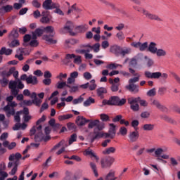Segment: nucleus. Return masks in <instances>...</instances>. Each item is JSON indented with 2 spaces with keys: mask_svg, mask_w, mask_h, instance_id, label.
I'll return each mask as SVG.
<instances>
[{
  "mask_svg": "<svg viewBox=\"0 0 180 180\" xmlns=\"http://www.w3.org/2000/svg\"><path fill=\"white\" fill-rule=\"evenodd\" d=\"M20 115H22V111H18L14 115V120L17 122V123L20 122Z\"/></svg>",
  "mask_w": 180,
  "mask_h": 180,
  "instance_id": "obj_56",
  "label": "nucleus"
},
{
  "mask_svg": "<svg viewBox=\"0 0 180 180\" xmlns=\"http://www.w3.org/2000/svg\"><path fill=\"white\" fill-rule=\"evenodd\" d=\"M92 103H95V99L92 97H89L84 102L83 105L85 107H88L90 106V105H92Z\"/></svg>",
  "mask_w": 180,
  "mask_h": 180,
  "instance_id": "obj_40",
  "label": "nucleus"
},
{
  "mask_svg": "<svg viewBox=\"0 0 180 180\" xmlns=\"http://www.w3.org/2000/svg\"><path fill=\"white\" fill-rule=\"evenodd\" d=\"M115 162V158L112 157L101 159V164L102 168H110L112 164Z\"/></svg>",
  "mask_w": 180,
  "mask_h": 180,
  "instance_id": "obj_6",
  "label": "nucleus"
},
{
  "mask_svg": "<svg viewBox=\"0 0 180 180\" xmlns=\"http://www.w3.org/2000/svg\"><path fill=\"white\" fill-rule=\"evenodd\" d=\"M119 101V96H111L108 100L104 99L102 101L101 106L108 105L109 106H117V102Z\"/></svg>",
  "mask_w": 180,
  "mask_h": 180,
  "instance_id": "obj_4",
  "label": "nucleus"
},
{
  "mask_svg": "<svg viewBox=\"0 0 180 180\" xmlns=\"http://www.w3.org/2000/svg\"><path fill=\"white\" fill-rule=\"evenodd\" d=\"M74 11H76V12H81V9L78 7H77V4H73L70 8L68 11V15H70L71 12H74Z\"/></svg>",
  "mask_w": 180,
  "mask_h": 180,
  "instance_id": "obj_41",
  "label": "nucleus"
},
{
  "mask_svg": "<svg viewBox=\"0 0 180 180\" xmlns=\"http://www.w3.org/2000/svg\"><path fill=\"white\" fill-rule=\"evenodd\" d=\"M126 102H127V100H126V98H121L120 97H118V101L117 103V106H123V105H124L126 103Z\"/></svg>",
  "mask_w": 180,
  "mask_h": 180,
  "instance_id": "obj_60",
  "label": "nucleus"
},
{
  "mask_svg": "<svg viewBox=\"0 0 180 180\" xmlns=\"http://www.w3.org/2000/svg\"><path fill=\"white\" fill-rule=\"evenodd\" d=\"M96 83L95 82V79H91L89 82V91H95V89H96Z\"/></svg>",
  "mask_w": 180,
  "mask_h": 180,
  "instance_id": "obj_39",
  "label": "nucleus"
},
{
  "mask_svg": "<svg viewBox=\"0 0 180 180\" xmlns=\"http://www.w3.org/2000/svg\"><path fill=\"white\" fill-rule=\"evenodd\" d=\"M117 134H121V136H126V134H127V128L124 127H120Z\"/></svg>",
  "mask_w": 180,
  "mask_h": 180,
  "instance_id": "obj_55",
  "label": "nucleus"
},
{
  "mask_svg": "<svg viewBox=\"0 0 180 180\" xmlns=\"http://www.w3.org/2000/svg\"><path fill=\"white\" fill-rule=\"evenodd\" d=\"M15 106H18V103L15 101H11L8 103V104L4 106V110L6 111L7 117H11V116H14L15 115Z\"/></svg>",
  "mask_w": 180,
  "mask_h": 180,
  "instance_id": "obj_3",
  "label": "nucleus"
},
{
  "mask_svg": "<svg viewBox=\"0 0 180 180\" xmlns=\"http://www.w3.org/2000/svg\"><path fill=\"white\" fill-rule=\"evenodd\" d=\"M148 49V42H144V43H141L140 46H139V50L140 51H146Z\"/></svg>",
  "mask_w": 180,
  "mask_h": 180,
  "instance_id": "obj_49",
  "label": "nucleus"
},
{
  "mask_svg": "<svg viewBox=\"0 0 180 180\" xmlns=\"http://www.w3.org/2000/svg\"><path fill=\"white\" fill-rule=\"evenodd\" d=\"M128 137L131 143H136L139 140V137H140V134L138 131H134L129 133Z\"/></svg>",
  "mask_w": 180,
  "mask_h": 180,
  "instance_id": "obj_12",
  "label": "nucleus"
},
{
  "mask_svg": "<svg viewBox=\"0 0 180 180\" xmlns=\"http://www.w3.org/2000/svg\"><path fill=\"white\" fill-rule=\"evenodd\" d=\"M30 46L31 47H37L39 46V41L37 40V39H32V40L30 42Z\"/></svg>",
  "mask_w": 180,
  "mask_h": 180,
  "instance_id": "obj_62",
  "label": "nucleus"
},
{
  "mask_svg": "<svg viewBox=\"0 0 180 180\" xmlns=\"http://www.w3.org/2000/svg\"><path fill=\"white\" fill-rule=\"evenodd\" d=\"M43 33H44V29H36L34 32H32V39H37L38 37H40V36H41V34H43Z\"/></svg>",
  "mask_w": 180,
  "mask_h": 180,
  "instance_id": "obj_24",
  "label": "nucleus"
},
{
  "mask_svg": "<svg viewBox=\"0 0 180 180\" xmlns=\"http://www.w3.org/2000/svg\"><path fill=\"white\" fill-rule=\"evenodd\" d=\"M115 153H116V148H115V147L108 148L103 151V154H104V155H109L110 154H115Z\"/></svg>",
  "mask_w": 180,
  "mask_h": 180,
  "instance_id": "obj_32",
  "label": "nucleus"
},
{
  "mask_svg": "<svg viewBox=\"0 0 180 180\" xmlns=\"http://www.w3.org/2000/svg\"><path fill=\"white\" fill-rule=\"evenodd\" d=\"M96 131H94L95 133V136L92 137L91 139V143H94L95 141V140L98 139H102V137H103V133L102 132H96Z\"/></svg>",
  "mask_w": 180,
  "mask_h": 180,
  "instance_id": "obj_43",
  "label": "nucleus"
},
{
  "mask_svg": "<svg viewBox=\"0 0 180 180\" xmlns=\"http://www.w3.org/2000/svg\"><path fill=\"white\" fill-rule=\"evenodd\" d=\"M119 86H120V84H112L110 87L112 92H117Z\"/></svg>",
  "mask_w": 180,
  "mask_h": 180,
  "instance_id": "obj_57",
  "label": "nucleus"
},
{
  "mask_svg": "<svg viewBox=\"0 0 180 180\" xmlns=\"http://www.w3.org/2000/svg\"><path fill=\"white\" fill-rule=\"evenodd\" d=\"M75 141H77V134H73L70 136L69 139V145L71 146V144Z\"/></svg>",
  "mask_w": 180,
  "mask_h": 180,
  "instance_id": "obj_59",
  "label": "nucleus"
},
{
  "mask_svg": "<svg viewBox=\"0 0 180 180\" xmlns=\"http://www.w3.org/2000/svg\"><path fill=\"white\" fill-rule=\"evenodd\" d=\"M117 67H122V65L116 64V63H111L106 66V68L108 70H116Z\"/></svg>",
  "mask_w": 180,
  "mask_h": 180,
  "instance_id": "obj_51",
  "label": "nucleus"
},
{
  "mask_svg": "<svg viewBox=\"0 0 180 180\" xmlns=\"http://www.w3.org/2000/svg\"><path fill=\"white\" fill-rule=\"evenodd\" d=\"M67 85H68V83L65 82H58L56 84V88L58 89H63V88H65V86L67 87Z\"/></svg>",
  "mask_w": 180,
  "mask_h": 180,
  "instance_id": "obj_45",
  "label": "nucleus"
},
{
  "mask_svg": "<svg viewBox=\"0 0 180 180\" xmlns=\"http://www.w3.org/2000/svg\"><path fill=\"white\" fill-rule=\"evenodd\" d=\"M125 88L132 94H139L140 91V86L134 84H129L128 85L125 86Z\"/></svg>",
  "mask_w": 180,
  "mask_h": 180,
  "instance_id": "obj_7",
  "label": "nucleus"
},
{
  "mask_svg": "<svg viewBox=\"0 0 180 180\" xmlns=\"http://www.w3.org/2000/svg\"><path fill=\"white\" fill-rule=\"evenodd\" d=\"M18 162H9L8 164V168H12L11 171L10 172V175H15L18 172Z\"/></svg>",
  "mask_w": 180,
  "mask_h": 180,
  "instance_id": "obj_13",
  "label": "nucleus"
},
{
  "mask_svg": "<svg viewBox=\"0 0 180 180\" xmlns=\"http://www.w3.org/2000/svg\"><path fill=\"white\" fill-rule=\"evenodd\" d=\"M75 78H78V72L77 71L70 73V77L67 79V84H74L75 82Z\"/></svg>",
  "mask_w": 180,
  "mask_h": 180,
  "instance_id": "obj_19",
  "label": "nucleus"
},
{
  "mask_svg": "<svg viewBox=\"0 0 180 180\" xmlns=\"http://www.w3.org/2000/svg\"><path fill=\"white\" fill-rule=\"evenodd\" d=\"M98 124H99V120H96L94 121H92L89 123V129H94V127H96Z\"/></svg>",
  "mask_w": 180,
  "mask_h": 180,
  "instance_id": "obj_53",
  "label": "nucleus"
},
{
  "mask_svg": "<svg viewBox=\"0 0 180 180\" xmlns=\"http://www.w3.org/2000/svg\"><path fill=\"white\" fill-rule=\"evenodd\" d=\"M54 37V34H51V35H47V34H44L43 35V40H45V41H47V43H49V44H56L57 43V40L56 39H53L52 37Z\"/></svg>",
  "mask_w": 180,
  "mask_h": 180,
  "instance_id": "obj_16",
  "label": "nucleus"
},
{
  "mask_svg": "<svg viewBox=\"0 0 180 180\" xmlns=\"http://www.w3.org/2000/svg\"><path fill=\"white\" fill-rule=\"evenodd\" d=\"M71 117H72V114L60 115L58 117V120H60V122H63V120H67L68 119H71Z\"/></svg>",
  "mask_w": 180,
  "mask_h": 180,
  "instance_id": "obj_46",
  "label": "nucleus"
},
{
  "mask_svg": "<svg viewBox=\"0 0 180 180\" xmlns=\"http://www.w3.org/2000/svg\"><path fill=\"white\" fill-rule=\"evenodd\" d=\"M89 122V120L85 119L83 116H78L76 120L77 126H84L86 123Z\"/></svg>",
  "mask_w": 180,
  "mask_h": 180,
  "instance_id": "obj_20",
  "label": "nucleus"
},
{
  "mask_svg": "<svg viewBox=\"0 0 180 180\" xmlns=\"http://www.w3.org/2000/svg\"><path fill=\"white\" fill-rule=\"evenodd\" d=\"M155 54H156L157 57H165L167 56V51L164 49H158Z\"/></svg>",
  "mask_w": 180,
  "mask_h": 180,
  "instance_id": "obj_35",
  "label": "nucleus"
},
{
  "mask_svg": "<svg viewBox=\"0 0 180 180\" xmlns=\"http://www.w3.org/2000/svg\"><path fill=\"white\" fill-rule=\"evenodd\" d=\"M157 94V91L155 90V88H153L147 92V96H155Z\"/></svg>",
  "mask_w": 180,
  "mask_h": 180,
  "instance_id": "obj_61",
  "label": "nucleus"
},
{
  "mask_svg": "<svg viewBox=\"0 0 180 180\" xmlns=\"http://www.w3.org/2000/svg\"><path fill=\"white\" fill-rule=\"evenodd\" d=\"M127 101L129 105H136V103H138L139 101H140V97H131L129 98Z\"/></svg>",
  "mask_w": 180,
  "mask_h": 180,
  "instance_id": "obj_37",
  "label": "nucleus"
},
{
  "mask_svg": "<svg viewBox=\"0 0 180 180\" xmlns=\"http://www.w3.org/2000/svg\"><path fill=\"white\" fill-rule=\"evenodd\" d=\"M151 105H153V106H155L158 109H160V110L164 111L167 109V108L162 105L158 100H153Z\"/></svg>",
  "mask_w": 180,
  "mask_h": 180,
  "instance_id": "obj_21",
  "label": "nucleus"
},
{
  "mask_svg": "<svg viewBox=\"0 0 180 180\" xmlns=\"http://www.w3.org/2000/svg\"><path fill=\"white\" fill-rule=\"evenodd\" d=\"M144 75L146 78L158 79L161 74L160 72H151L150 71H146Z\"/></svg>",
  "mask_w": 180,
  "mask_h": 180,
  "instance_id": "obj_11",
  "label": "nucleus"
},
{
  "mask_svg": "<svg viewBox=\"0 0 180 180\" xmlns=\"http://www.w3.org/2000/svg\"><path fill=\"white\" fill-rule=\"evenodd\" d=\"M73 29L74 23H72V22L71 21H68L63 30H60V33H65L66 32H68L71 36H75V32H72Z\"/></svg>",
  "mask_w": 180,
  "mask_h": 180,
  "instance_id": "obj_5",
  "label": "nucleus"
},
{
  "mask_svg": "<svg viewBox=\"0 0 180 180\" xmlns=\"http://www.w3.org/2000/svg\"><path fill=\"white\" fill-rule=\"evenodd\" d=\"M116 37L118 39V40H124L125 37H124V34L123 33V32H119L118 33L116 34Z\"/></svg>",
  "mask_w": 180,
  "mask_h": 180,
  "instance_id": "obj_64",
  "label": "nucleus"
},
{
  "mask_svg": "<svg viewBox=\"0 0 180 180\" xmlns=\"http://www.w3.org/2000/svg\"><path fill=\"white\" fill-rule=\"evenodd\" d=\"M136 11L138 12H142V13L146 15V17L149 19L150 20H155L156 22H163L164 20L162 18H160V16L157 14L151 13L148 11L141 8L140 7L134 6Z\"/></svg>",
  "mask_w": 180,
  "mask_h": 180,
  "instance_id": "obj_2",
  "label": "nucleus"
},
{
  "mask_svg": "<svg viewBox=\"0 0 180 180\" xmlns=\"http://www.w3.org/2000/svg\"><path fill=\"white\" fill-rule=\"evenodd\" d=\"M157 50H158V48H157V44L155 42H150L148 46V51L151 53V54H155Z\"/></svg>",
  "mask_w": 180,
  "mask_h": 180,
  "instance_id": "obj_18",
  "label": "nucleus"
},
{
  "mask_svg": "<svg viewBox=\"0 0 180 180\" xmlns=\"http://www.w3.org/2000/svg\"><path fill=\"white\" fill-rule=\"evenodd\" d=\"M10 40H12V41L10 44H8V46L11 49L20 46V42L19 41V39H10Z\"/></svg>",
  "mask_w": 180,
  "mask_h": 180,
  "instance_id": "obj_36",
  "label": "nucleus"
},
{
  "mask_svg": "<svg viewBox=\"0 0 180 180\" xmlns=\"http://www.w3.org/2000/svg\"><path fill=\"white\" fill-rule=\"evenodd\" d=\"M42 127L41 125H39L37 127L34 126L30 129V136H34L35 134V141H49L50 140V136H44V134H43V131H41Z\"/></svg>",
  "mask_w": 180,
  "mask_h": 180,
  "instance_id": "obj_1",
  "label": "nucleus"
},
{
  "mask_svg": "<svg viewBox=\"0 0 180 180\" xmlns=\"http://www.w3.org/2000/svg\"><path fill=\"white\" fill-rule=\"evenodd\" d=\"M78 43V40L74 39H68L65 40L64 46L65 49H70V47H72L74 44H77Z\"/></svg>",
  "mask_w": 180,
  "mask_h": 180,
  "instance_id": "obj_17",
  "label": "nucleus"
},
{
  "mask_svg": "<svg viewBox=\"0 0 180 180\" xmlns=\"http://www.w3.org/2000/svg\"><path fill=\"white\" fill-rule=\"evenodd\" d=\"M10 82H15L17 89H23L25 88V84L22 83V80L20 79H16L15 80H11Z\"/></svg>",
  "mask_w": 180,
  "mask_h": 180,
  "instance_id": "obj_31",
  "label": "nucleus"
},
{
  "mask_svg": "<svg viewBox=\"0 0 180 180\" xmlns=\"http://www.w3.org/2000/svg\"><path fill=\"white\" fill-rule=\"evenodd\" d=\"M8 87L11 89V94L13 96H18V94H19V89H17L16 87V82H10Z\"/></svg>",
  "mask_w": 180,
  "mask_h": 180,
  "instance_id": "obj_10",
  "label": "nucleus"
},
{
  "mask_svg": "<svg viewBox=\"0 0 180 180\" xmlns=\"http://www.w3.org/2000/svg\"><path fill=\"white\" fill-rule=\"evenodd\" d=\"M13 11V6L6 5L0 7V16H4L5 13H9Z\"/></svg>",
  "mask_w": 180,
  "mask_h": 180,
  "instance_id": "obj_8",
  "label": "nucleus"
},
{
  "mask_svg": "<svg viewBox=\"0 0 180 180\" xmlns=\"http://www.w3.org/2000/svg\"><path fill=\"white\" fill-rule=\"evenodd\" d=\"M116 177H115V172L110 171L105 178V180H115Z\"/></svg>",
  "mask_w": 180,
  "mask_h": 180,
  "instance_id": "obj_47",
  "label": "nucleus"
},
{
  "mask_svg": "<svg viewBox=\"0 0 180 180\" xmlns=\"http://www.w3.org/2000/svg\"><path fill=\"white\" fill-rule=\"evenodd\" d=\"M91 50H93L94 53H99L101 49V44L99 43H96L93 46L91 45Z\"/></svg>",
  "mask_w": 180,
  "mask_h": 180,
  "instance_id": "obj_44",
  "label": "nucleus"
},
{
  "mask_svg": "<svg viewBox=\"0 0 180 180\" xmlns=\"http://www.w3.org/2000/svg\"><path fill=\"white\" fill-rule=\"evenodd\" d=\"M108 94V90L105 87H100L97 89V95L100 98H103V94Z\"/></svg>",
  "mask_w": 180,
  "mask_h": 180,
  "instance_id": "obj_34",
  "label": "nucleus"
},
{
  "mask_svg": "<svg viewBox=\"0 0 180 180\" xmlns=\"http://www.w3.org/2000/svg\"><path fill=\"white\" fill-rule=\"evenodd\" d=\"M84 153H85V155H91V157H94L96 160L98 159L96 155L95 154V153H94V150H92V149H89V148L86 149Z\"/></svg>",
  "mask_w": 180,
  "mask_h": 180,
  "instance_id": "obj_42",
  "label": "nucleus"
},
{
  "mask_svg": "<svg viewBox=\"0 0 180 180\" xmlns=\"http://www.w3.org/2000/svg\"><path fill=\"white\" fill-rule=\"evenodd\" d=\"M6 169V166L5 165V163L0 165V180H5L9 176L8 172H5Z\"/></svg>",
  "mask_w": 180,
  "mask_h": 180,
  "instance_id": "obj_9",
  "label": "nucleus"
},
{
  "mask_svg": "<svg viewBox=\"0 0 180 180\" xmlns=\"http://www.w3.org/2000/svg\"><path fill=\"white\" fill-rule=\"evenodd\" d=\"M155 125L153 124H145L143 126V129L145 131H151L154 129Z\"/></svg>",
  "mask_w": 180,
  "mask_h": 180,
  "instance_id": "obj_38",
  "label": "nucleus"
},
{
  "mask_svg": "<svg viewBox=\"0 0 180 180\" xmlns=\"http://www.w3.org/2000/svg\"><path fill=\"white\" fill-rule=\"evenodd\" d=\"M144 59L146 60V65L148 67H151L154 65V60H153V59L148 58L147 56H144Z\"/></svg>",
  "mask_w": 180,
  "mask_h": 180,
  "instance_id": "obj_58",
  "label": "nucleus"
},
{
  "mask_svg": "<svg viewBox=\"0 0 180 180\" xmlns=\"http://www.w3.org/2000/svg\"><path fill=\"white\" fill-rule=\"evenodd\" d=\"M75 30L77 32V33H85V32L88 30V25L84 24L82 25L77 26L75 27Z\"/></svg>",
  "mask_w": 180,
  "mask_h": 180,
  "instance_id": "obj_25",
  "label": "nucleus"
},
{
  "mask_svg": "<svg viewBox=\"0 0 180 180\" xmlns=\"http://www.w3.org/2000/svg\"><path fill=\"white\" fill-rule=\"evenodd\" d=\"M52 0H45L42 4V7L46 11H51Z\"/></svg>",
  "mask_w": 180,
  "mask_h": 180,
  "instance_id": "obj_29",
  "label": "nucleus"
},
{
  "mask_svg": "<svg viewBox=\"0 0 180 180\" xmlns=\"http://www.w3.org/2000/svg\"><path fill=\"white\" fill-rule=\"evenodd\" d=\"M82 102H84V97H82V96H80L79 98H75L72 101L73 105H78V103H82Z\"/></svg>",
  "mask_w": 180,
  "mask_h": 180,
  "instance_id": "obj_50",
  "label": "nucleus"
},
{
  "mask_svg": "<svg viewBox=\"0 0 180 180\" xmlns=\"http://www.w3.org/2000/svg\"><path fill=\"white\" fill-rule=\"evenodd\" d=\"M162 153H164V149L158 148L155 150V157H160Z\"/></svg>",
  "mask_w": 180,
  "mask_h": 180,
  "instance_id": "obj_63",
  "label": "nucleus"
},
{
  "mask_svg": "<svg viewBox=\"0 0 180 180\" xmlns=\"http://www.w3.org/2000/svg\"><path fill=\"white\" fill-rule=\"evenodd\" d=\"M8 37L9 40H15V39H18L19 37V31L18 28H13L11 32L8 34Z\"/></svg>",
  "mask_w": 180,
  "mask_h": 180,
  "instance_id": "obj_14",
  "label": "nucleus"
},
{
  "mask_svg": "<svg viewBox=\"0 0 180 180\" xmlns=\"http://www.w3.org/2000/svg\"><path fill=\"white\" fill-rule=\"evenodd\" d=\"M73 63L75 64H77V65H80V64L82 63V59L80 56H75V58H74Z\"/></svg>",
  "mask_w": 180,
  "mask_h": 180,
  "instance_id": "obj_54",
  "label": "nucleus"
},
{
  "mask_svg": "<svg viewBox=\"0 0 180 180\" xmlns=\"http://www.w3.org/2000/svg\"><path fill=\"white\" fill-rule=\"evenodd\" d=\"M12 49H6V47H2L0 50V56H11L12 54Z\"/></svg>",
  "mask_w": 180,
  "mask_h": 180,
  "instance_id": "obj_30",
  "label": "nucleus"
},
{
  "mask_svg": "<svg viewBox=\"0 0 180 180\" xmlns=\"http://www.w3.org/2000/svg\"><path fill=\"white\" fill-rule=\"evenodd\" d=\"M121 50H122V47L117 45H113L110 48V53H112L117 57H119V56H120Z\"/></svg>",
  "mask_w": 180,
  "mask_h": 180,
  "instance_id": "obj_15",
  "label": "nucleus"
},
{
  "mask_svg": "<svg viewBox=\"0 0 180 180\" xmlns=\"http://www.w3.org/2000/svg\"><path fill=\"white\" fill-rule=\"evenodd\" d=\"M37 77L36 76L30 75L27 79V84H32V85H36L37 84Z\"/></svg>",
  "mask_w": 180,
  "mask_h": 180,
  "instance_id": "obj_26",
  "label": "nucleus"
},
{
  "mask_svg": "<svg viewBox=\"0 0 180 180\" xmlns=\"http://www.w3.org/2000/svg\"><path fill=\"white\" fill-rule=\"evenodd\" d=\"M131 53V49L129 47H121V51L120 53V56H122V57H124L125 56H127Z\"/></svg>",
  "mask_w": 180,
  "mask_h": 180,
  "instance_id": "obj_27",
  "label": "nucleus"
},
{
  "mask_svg": "<svg viewBox=\"0 0 180 180\" xmlns=\"http://www.w3.org/2000/svg\"><path fill=\"white\" fill-rule=\"evenodd\" d=\"M90 167H91L95 176L98 177V170L96 169V164H95L94 162H90Z\"/></svg>",
  "mask_w": 180,
  "mask_h": 180,
  "instance_id": "obj_48",
  "label": "nucleus"
},
{
  "mask_svg": "<svg viewBox=\"0 0 180 180\" xmlns=\"http://www.w3.org/2000/svg\"><path fill=\"white\" fill-rule=\"evenodd\" d=\"M22 158V155L19 153H17L15 154H11L10 155L8 160L9 161H13V160H15V162H18V165H19V160Z\"/></svg>",
  "mask_w": 180,
  "mask_h": 180,
  "instance_id": "obj_23",
  "label": "nucleus"
},
{
  "mask_svg": "<svg viewBox=\"0 0 180 180\" xmlns=\"http://www.w3.org/2000/svg\"><path fill=\"white\" fill-rule=\"evenodd\" d=\"M72 58H75V54L72 53H68L65 56V59L63 60V63L64 64H68V63H71V60H72Z\"/></svg>",
  "mask_w": 180,
  "mask_h": 180,
  "instance_id": "obj_33",
  "label": "nucleus"
},
{
  "mask_svg": "<svg viewBox=\"0 0 180 180\" xmlns=\"http://www.w3.org/2000/svg\"><path fill=\"white\" fill-rule=\"evenodd\" d=\"M110 128L108 130V133H110V139H113L115 136H116V125L115 124L111 123L109 124Z\"/></svg>",
  "mask_w": 180,
  "mask_h": 180,
  "instance_id": "obj_22",
  "label": "nucleus"
},
{
  "mask_svg": "<svg viewBox=\"0 0 180 180\" xmlns=\"http://www.w3.org/2000/svg\"><path fill=\"white\" fill-rule=\"evenodd\" d=\"M54 32V27L53 26H47L44 27V33H53Z\"/></svg>",
  "mask_w": 180,
  "mask_h": 180,
  "instance_id": "obj_52",
  "label": "nucleus"
},
{
  "mask_svg": "<svg viewBox=\"0 0 180 180\" xmlns=\"http://www.w3.org/2000/svg\"><path fill=\"white\" fill-rule=\"evenodd\" d=\"M67 88H69V92L70 94H75L77 92H79V86L78 85L71 86L70 84H68Z\"/></svg>",
  "mask_w": 180,
  "mask_h": 180,
  "instance_id": "obj_28",
  "label": "nucleus"
}]
</instances>
